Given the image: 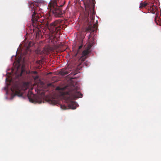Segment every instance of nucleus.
Wrapping results in <instances>:
<instances>
[{
    "mask_svg": "<svg viewBox=\"0 0 161 161\" xmlns=\"http://www.w3.org/2000/svg\"><path fill=\"white\" fill-rule=\"evenodd\" d=\"M31 8L32 12L33 13L32 14L31 19L32 24L34 27L37 29V35L39 34V32H41L40 28L43 27V25L45 27L47 28L53 35L60 33V31L62 27L60 25V22L59 21L56 20L49 25L47 20L46 19H44L43 20L42 19H40V15L36 13L37 8L33 5L31 6Z\"/></svg>",
    "mask_w": 161,
    "mask_h": 161,
    "instance_id": "f257e3e1",
    "label": "nucleus"
},
{
    "mask_svg": "<svg viewBox=\"0 0 161 161\" xmlns=\"http://www.w3.org/2000/svg\"><path fill=\"white\" fill-rule=\"evenodd\" d=\"M79 90L80 88L76 85H73L68 87L67 91L63 92V97L69 108L76 109L77 104L73 100L82 97L83 95Z\"/></svg>",
    "mask_w": 161,
    "mask_h": 161,
    "instance_id": "f03ea898",
    "label": "nucleus"
},
{
    "mask_svg": "<svg viewBox=\"0 0 161 161\" xmlns=\"http://www.w3.org/2000/svg\"><path fill=\"white\" fill-rule=\"evenodd\" d=\"M86 12L88 13L90 17L87 18L86 21L87 25L85 28V31L91 33L96 31L97 27L98 21H96V24L93 25L94 20V15L95 14L94 10V5L93 3L88 4L85 7Z\"/></svg>",
    "mask_w": 161,
    "mask_h": 161,
    "instance_id": "7ed1b4c3",
    "label": "nucleus"
},
{
    "mask_svg": "<svg viewBox=\"0 0 161 161\" xmlns=\"http://www.w3.org/2000/svg\"><path fill=\"white\" fill-rule=\"evenodd\" d=\"M28 86V84L26 82L24 83L22 86L19 83H16L12 86L11 90L14 96L17 95L19 97H21L23 95L21 90L24 89L23 86L25 87V89H26Z\"/></svg>",
    "mask_w": 161,
    "mask_h": 161,
    "instance_id": "20e7f679",
    "label": "nucleus"
},
{
    "mask_svg": "<svg viewBox=\"0 0 161 161\" xmlns=\"http://www.w3.org/2000/svg\"><path fill=\"white\" fill-rule=\"evenodd\" d=\"M50 5V11L56 17H60L62 15V10L60 7L58 6L56 2H53Z\"/></svg>",
    "mask_w": 161,
    "mask_h": 161,
    "instance_id": "39448f33",
    "label": "nucleus"
},
{
    "mask_svg": "<svg viewBox=\"0 0 161 161\" xmlns=\"http://www.w3.org/2000/svg\"><path fill=\"white\" fill-rule=\"evenodd\" d=\"M151 13L152 14H154L156 12V16H155L154 19V21L155 23L157 25H158L157 20L159 21V19L158 17V12H157V7H156L154 5H153L152 6H150L149 8V9Z\"/></svg>",
    "mask_w": 161,
    "mask_h": 161,
    "instance_id": "423d86ee",
    "label": "nucleus"
},
{
    "mask_svg": "<svg viewBox=\"0 0 161 161\" xmlns=\"http://www.w3.org/2000/svg\"><path fill=\"white\" fill-rule=\"evenodd\" d=\"M88 50H85L82 52V56L79 59V60L82 62L84 61L86 58V56L89 53Z\"/></svg>",
    "mask_w": 161,
    "mask_h": 161,
    "instance_id": "0eeeda50",
    "label": "nucleus"
},
{
    "mask_svg": "<svg viewBox=\"0 0 161 161\" xmlns=\"http://www.w3.org/2000/svg\"><path fill=\"white\" fill-rule=\"evenodd\" d=\"M92 33H90V34L88 36V42L91 45H93L94 43V38L93 37H92Z\"/></svg>",
    "mask_w": 161,
    "mask_h": 161,
    "instance_id": "6e6552de",
    "label": "nucleus"
},
{
    "mask_svg": "<svg viewBox=\"0 0 161 161\" xmlns=\"http://www.w3.org/2000/svg\"><path fill=\"white\" fill-rule=\"evenodd\" d=\"M147 3H141L140 4V6L139 7V8H143L147 6Z\"/></svg>",
    "mask_w": 161,
    "mask_h": 161,
    "instance_id": "1a4fd4ad",
    "label": "nucleus"
},
{
    "mask_svg": "<svg viewBox=\"0 0 161 161\" xmlns=\"http://www.w3.org/2000/svg\"><path fill=\"white\" fill-rule=\"evenodd\" d=\"M60 73L63 75H65L67 74L68 73L65 70L62 69L60 71Z\"/></svg>",
    "mask_w": 161,
    "mask_h": 161,
    "instance_id": "9d476101",
    "label": "nucleus"
},
{
    "mask_svg": "<svg viewBox=\"0 0 161 161\" xmlns=\"http://www.w3.org/2000/svg\"><path fill=\"white\" fill-rule=\"evenodd\" d=\"M60 107L63 110L66 109H67V107L65 106V105H61Z\"/></svg>",
    "mask_w": 161,
    "mask_h": 161,
    "instance_id": "9b49d317",
    "label": "nucleus"
},
{
    "mask_svg": "<svg viewBox=\"0 0 161 161\" xmlns=\"http://www.w3.org/2000/svg\"><path fill=\"white\" fill-rule=\"evenodd\" d=\"M33 77L35 80H36L39 78V76L38 75H36L35 76H33Z\"/></svg>",
    "mask_w": 161,
    "mask_h": 161,
    "instance_id": "f8f14e48",
    "label": "nucleus"
},
{
    "mask_svg": "<svg viewBox=\"0 0 161 161\" xmlns=\"http://www.w3.org/2000/svg\"><path fill=\"white\" fill-rule=\"evenodd\" d=\"M28 97L29 99V101L30 102H33V99H32L31 98L29 95L28 94Z\"/></svg>",
    "mask_w": 161,
    "mask_h": 161,
    "instance_id": "ddd939ff",
    "label": "nucleus"
},
{
    "mask_svg": "<svg viewBox=\"0 0 161 161\" xmlns=\"http://www.w3.org/2000/svg\"><path fill=\"white\" fill-rule=\"evenodd\" d=\"M31 73L34 74H37V72L36 71H32L31 72Z\"/></svg>",
    "mask_w": 161,
    "mask_h": 161,
    "instance_id": "4468645a",
    "label": "nucleus"
},
{
    "mask_svg": "<svg viewBox=\"0 0 161 161\" xmlns=\"http://www.w3.org/2000/svg\"><path fill=\"white\" fill-rule=\"evenodd\" d=\"M24 71V70L22 69V70H21V72L20 74V76H22V73H23V71Z\"/></svg>",
    "mask_w": 161,
    "mask_h": 161,
    "instance_id": "2eb2a0df",
    "label": "nucleus"
},
{
    "mask_svg": "<svg viewBox=\"0 0 161 161\" xmlns=\"http://www.w3.org/2000/svg\"><path fill=\"white\" fill-rule=\"evenodd\" d=\"M82 47V45H80V46H79V49H80Z\"/></svg>",
    "mask_w": 161,
    "mask_h": 161,
    "instance_id": "dca6fc26",
    "label": "nucleus"
},
{
    "mask_svg": "<svg viewBox=\"0 0 161 161\" xmlns=\"http://www.w3.org/2000/svg\"><path fill=\"white\" fill-rule=\"evenodd\" d=\"M59 87H57V89L58 90V89H59Z\"/></svg>",
    "mask_w": 161,
    "mask_h": 161,
    "instance_id": "f3484780",
    "label": "nucleus"
},
{
    "mask_svg": "<svg viewBox=\"0 0 161 161\" xmlns=\"http://www.w3.org/2000/svg\"><path fill=\"white\" fill-rule=\"evenodd\" d=\"M27 50H28V49H29V47H27Z\"/></svg>",
    "mask_w": 161,
    "mask_h": 161,
    "instance_id": "a211bd4d",
    "label": "nucleus"
},
{
    "mask_svg": "<svg viewBox=\"0 0 161 161\" xmlns=\"http://www.w3.org/2000/svg\"><path fill=\"white\" fill-rule=\"evenodd\" d=\"M92 0V1H93V0Z\"/></svg>",
    "mask_w": 161,
    "mask_h": 161,
    "instance_id": "6ab92c4d",
    "label": "nucleus"
}]
</instances>
